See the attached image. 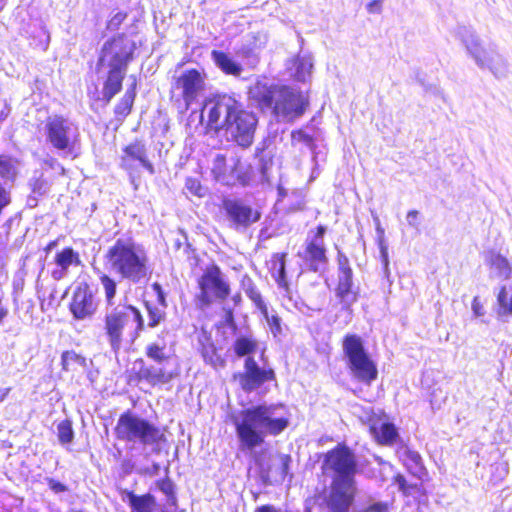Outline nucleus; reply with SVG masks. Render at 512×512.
I'll use <instances>...</instances> for the list:
<instances>
[{
    "label": "nucleus",
    "instance_id": "obj_1",
    "mask_svg": "<svg viewBox=\"0 0 512 512\" xmlns=\"http://www.w3.org/2000/svg\"><path fill=\"white\" fill-rule=\"evenodd\" d=\"M321 470L332 475L329 491L323 498L325 507L329 512H350L358 492V462L353 450L344 442L338 443L322 455Z\"/></svg>",
    "mask_w": 512,
    "mask_h": 512
},
{
    "label": "nucleus",
    "instance_id": "obj_2",
    "mask_svg": "<svg viewBox=\"0 0 512 512\" xmlns=\"http://www.w3.org/2000/svg\"><path fill=\"white\" fill-rule=\"evenodd\" d=\"M134 51L135 43L124 34L114 36L102 45L95 71L98 75L105 77L102 96L107 103L121 91Z\"/></svg>",
    "mask_w": 512,
    "mask_h": 512
},
{
    "label": "nucleus",
    "instance_id": "obj_3",
    "mask_svg": "<svg viewBox=\"0 0 512 512\" xmlns=\"http://www.w3.org/2000/svg\"><path fill=\"white\" fill-rule=\"evenodd\" d=\"M250 100L263 111H270L278 121L291 122L306 111L308 97L298 89L257 80L248 91Z\"/></svg>",
    "mask_w": 512,
    "mask_h": 512
},
{
    "label": "nucleus",
    "instance_id": "obj_4",
    "mask_svg": "<svg viewBox=\"0 0 512 512\" xmlns=\"http://www.w3.org/2000/svg\"><path fill=\"white\" fill-rule=\"evenodd\" d=\"M274 405H255L240 411V418L234 419L239 448L252 452L265 443L267 435L277 436L288 426L287 417H274Z\"/></svg>",
    "mask_w": 512,
    "mask_h": 512
},
{
    "label": "nucleus",
    "instance_id": "obj_5",
    "mask_svg": "<svg viewBox=\"0 0 512 512\" xmlns=\"http://www.w3.org/2000/svg\"><path fill=\"white\" fill-rule=\"evenodd\" d=\"M107 269L134 284L145 280L149 274L145 251L131 238H119L105 254Z\"/></svg>",
    "mask_w": 512,
    "mask_h": 512
},
{
    "label": "nucleus",
    "instance_id": "obj_6",
    "mask_svg": "<svg viewBox=\"0 0 512 512\" xmlns=\"http://www.w3.org/2000/svg\"><path fill=\"white\" fill-rule=\"evenodd\" d=\"M143 325L140 311L127 303V297L120 300L118 306L106 308L105 333L115 352L120 350L125 334L133 338L138 331L142 330Z\"/></svg>",
    "mask_w": 512,
    "mask_h": 512
},
{
    "label": "nucleus",
    "instance_id": "obj_7",
    "mask_svg": "<svg viewBox=\"0 0 512 512\" xmlns=\"http://www.w3.org/2000/svg\"><path fill=\"white\" fill-rule=\"evenodd\" d=\"M116 439L122 442H138L144 446L166 442L164 431L148 419L126 410L119 415L114 427Z\"/></svg>",
    "mask_w": 512,
    "mask_h": 512
},
{
    "label": "nucleus",
    "instance_id": "obj_8",
    "mask_svg": "<svg viewBox=\"0 0 512 512\" xmlns=\"http://www.w3.org/2000/svg\"><path fill=\"white\" fill-rule=\"evenodd\" d=\"M456 35L480 69L489 70L496 78H503L507 75V61L497 51L495 44H490L487 48L484 47L476 32L467 26H459Z\"/></svg>",
    "mask_w": 512,
    "mask_h": 512
},
{
    "label": "nucleus",
    "instance_id": "obj_9",
    "mask_svg": "<svg viewBox=\"0 0 512 512\" xmlns=\"http://www.w3.org/2000/svg\"><path fill=\"white\" fill-rule=\"evenodd\" d=\"M46 141L57 151L72 154L78 142V127L68 118L60 115L49 116L45 122Z\"/></svg>",
    "mask_w": 512,
    "mask_h": 512
},
{
    "label": "nucleus",
    "instance_id": "obj_10",
    "mask_svg": "<svg viewBox=\"0 0 512 512\" xmlns=\"http://www.w3.org/2000/svg\"><path fill=\"white\" fill-rule=\"evenodd\" d=\"M257 125L258 118L256 114L245 110L240 104L223 129L229 141L242 148H248L253 144Z\"/></svg>",
    "mask_w": 512,
    "mask_h": 512
},
{
    "label": "nucleus",
    "instance_id": "obj_11",
    "mask_svg": "<svg viewBox=\"0 0 512 512\" xmlns=\"http://www.w3.org/2000/svg\"><path fill=\"white\" fill-rule=\"evenodd\" d=\"M200 294L198 299L203 306H209L214 300H225L230 294V286L224 274L216 265L208 267L198 281Z\"/></svg>",
    "mask_w": 512,
    "mask_h": 512
},
{
    "label": "nucleus",
    "instance_id": "obj_12",
    "mask_svg": "<svg viewBox=\"0 0 512 512\" xmlns=\"http://www.w3.org/2000/svg\"><path fill=\"white\" fill-rule=\"evenodd\" d=\"M204 88V78L196 69L184 71L175 81L172 98L176 99L179 112H186Z\"/></svg>",
    "mask_w": 512,
    "mask_h": 512
},
{
    "label": "nucleus",
    "instance_id": "obj_13",
    "mask_svg": "<svg viewBox=\"0 0 512 512\" xmlns=\"http://www.w3.org/2000/svg\"><path fill=\"white\" fill-rule=\"evenodd\" d=\"M241 103L234 97L223 94L208 99L202 109L201 118L207 116V127L213 130L223 129L232 113H234Z\"/></svg>",
    "mask_w": 512,
    "mask_h": 512
},
{
    "label": "nucleus",
    "instance_id": "obj_14",
    "mask_svg": "<svg viewBox=\"0 0 512 512\" xmlns=\"http://www.w3.org/2000/svg\"><path fill=\"white\" fill-rule=\"evenodd\" d=\"M222 207L229 227L238 232L246 231L261 218L259 210L241 199H224Z\"/></svg>",
    "mask_w": 512,
    "mask_h": 512
},
{
    "label": "nucleus",
    "instance_id": "obj_15",
    "mask_svg": "<svg viewBox=\"0 0 512 512\" xmlns=\"http://www.w3.org/2000/svg\"><path fill=\"white\" fill-rule=\"evenodd\" d=\"M178 364L174 363L173 367L167 368H149L144 365L142 359H137L133 366L126 371V382L128 385H138L145 380L152 386L165 384L178 376Z\"/></svg>",
    "mask_w": 512,
    "mask_h": 512
},
{
    "label": "nucleus",
    "instance_id": "obj_16",
    "mask_svg": "<svg viewBox=\"0 0 512 512\" xmlns=\"http://www.w3.org/2000/svg\"><path fill=\"white\" fill-rule=\"evenodd\" d=\"M244 367V372L235 375V378L239 380L240 386L245 392H251L259 388L263 383L275 379L273 369L260 368L250 355L245 359Z\"/></svg>",
    "mask_w": 512,
    "mask_h": 512
},
{
    "label": "nucleus",
    "instance_id": "obj_17",
    "mask_svg": "<svg viewBox=\"0 0 512 512\" xmlns=\"http://www.w3.org/2000/svg\"><path fill=\"white\" fill-rule=\"evenodd\" d=\"M240 159L223 153H216L211 163V173L214 179L224 185H232L239 179L238 167Z\"/></svg>",
    "mask_w": 512,
    "mask_h": 512
},
{
    "label": "nucleus",
    "instance_id": "obj_18",
    "mask_svg": "<svg viewBox=\"0 0 512 512\" xmlns=\"http://www.w3.org/2000/svg\"><path fill=\"white\" fill-rule=\"evenodd\" d=\"M136 162L150 174H154V166L148 159L146 145L141 140H135L123 149L120 165L132 175L137 169Z\"/></svg>",
    "mask_w": 512,
    "mask_h": 512
},
{
    "label": "nucleus",
    "instance_id": "obj_19",
    "mask_svg": "<svg viewBox=\"0 0 512 512\" xmlns=\"http://www.w3.org/2000/svg\"><path fill=\"white\" fill-rule=\"evenodd\" d=\"M97 309L94 293L87 283H79L73 292L70 310L76 319L91 317Z\"/></svg>",
    "mask_w": 512,
    "mask_h": 512
},
{
    "label": "nucleus",
    "instance_id": "obj_20",
    "mask_svg": "<svg viewBox=\"0 0 512 512\" xmlns=\"http://www.w3.org/2000/svg\"><path fill=\"white\" fill-rule=\"evenodd\" d=\"M347 356L349 368L356 379L368 385L377 379L378 370L369 354H347Z\"/></svg>",
    "mask_w": 512,
    "mask_h": 512
},
{
    "label": "nucleus",
    "instance_id": "obj_21",
    "mask_svg": "<svg viewBox=\"0 0 512 512\" xmlns=\"http://www.w3.org/2000/svg\"><path fill=\"white\" fill-rule=\"evenodd\" d=\"M393 482L398 485V490L406 498H412L418 509L428 505V491L424 484L427 481L409 482L406 477L398 473L394 475Z\"/></svg>",
    "mask_w": 512,
    "mask_h": 512
},
{
    "label": "nucleus",
    "instance_id": "obj_22",
    "mask_svg": "<svg viewBox=\"0 0 512 512\" xmlns=\"http://www.w3.org/2000/svg\"><path fill=\"white\" fill-rule=\"evenodd\" d=\"M369 432L381 446H392L399 438L396 426L391 422H381L380 417L369 419Z\"/></svg>",
    "mask_w": 512,
    "mask_h": 512
},
{
    "label": "nucleus",
    "instance_id": "obj_23",
    "mask_svg": "<svg viewBox=\"0 0 512 512\" xmlns=\"http://www.w3.org/2000/svg\"><path fill=\"white\" fill-rule=\"evenodd\" d=\"M313 272L323 271L327 265L326 248L324 243H316L306 240L303 254H299Z\"/></svg>",
    "mask_w": 512,
    "mask_h": 512
},
{
    "label": "nucleus",
    "instance_id": "obj_24",
    "mask_svg": "<svg viewBox=\"0 0 512 512\" xmlns=\"http://www.w3.org/2000/svg\"><path fill=\"white\" fill-rule=\"evenodd\" d=\"M335 295L344 308L349 309L357 301L358 289L353 283V271L338 273Z\"/></svg>",
    "mask_w": 512,
    "mask_h": 512
},
{
    "label": "nucleus",
    "instance_id": "obj_25",
    "mask_svg": "<svg viewBox=\"0 0 512 512\" xmlns=\"http://www.w3.org/2000/svg\"><path fill=\"white\" fill-rule=\"evenodd\" d=\"M400 460L407 471L420 481H429V472L425 467L421 455L408 447L400 452Z\"/></svg>",
    "mask_w": 512,
    "mask_h": 512
},
{
    "label": "nucleus",
    "instance_id": "obj_26",
    "mask_svg": "<svg viewBox=\"0 0 512 512\" xmlns=\"http://www.w3.org/2000/svg\"><path fill=\"white\" fill-rule=\"evenodd\" d=\"M121 494L123 500L128 501L131 512H154L158 507L156 498L150 493L137 495L133 491L123 490Z\"/></svg>",
    "mask_w": 512,
    "mask_h": 512
},
{
    "label": "nucleus",
    "instance_id": "obj_27",
    "mask_svg": "<svg viewBox=\"0 0 512 512\" xmlns=\"http://www.w3.org/2000/svg\"><path fill=\"white\" fill-rule=\"evenodd\" d=\"M130 79L132 80V83L130 86L126 89L125 94L121 98V100L117 103V105L114 108V113L119 120H123L125 117H127L133 107V103L136 97V87H137V79L136 76L131 75Z\"/></svg>",
    "mask_w": 512,
    "mask_h": 512
},
{
    "label": "nucleus",
    "instance_id": "obj_28",
    "mask_svg": "<svg viewBox=\"0 0 512 512\" xmlns=\"http://www.w3.org/2000/svg\"><path fill=\"white\" fill-rule=\"evenodd\" d=\"M313 69V59L310 54L298 55L293 61V65L290 68L291 76L299 81L306 82L310 77Z\"/></svg>",
    "mask_w": 512,
    "mask_h": 512
},
{
    "label": "nucleus",
    "instance_id": "obj_29",
    "mask_svg": "<svg viewBox=\"0 0 512 512\" xmlns=\"http://www.w3.org/2000/svg\"><path fill=\"white\" fill-rule=\"evenodd\" d=\"M270 271L272 277L277 282L280 288L288 289V282L286 279V254L275 253L270 260Z\"/></svg>",
    "mask_w": 512,
    "mask_h": 512
},
{
    "label": "nucleus",
    "instance_id": "obj_30",
    "mask_svg": "<svg viewBox=\"0 0 512 512\" xmlns=\"http://www.w3.org/2000/svg\"><path fill=\"white\" fill-rule=\"evenodd\" d=\"M497 314L501 318L512 315V278L501 287L497 295Z\"/></svg>",
    "mask_w": 512,
    "mask_h": 512
},
{
    "label": "nucleus",
    "instance_id": "obj_31",
    "mask_svg": "<svg viewBox=\"0 0 512 512\" xmlns=\"http://www.w3.org/2000/svg\"><path fill=\"white\" fill-rule=\"evenodd\" d=\"M241 289L244 291L246 296L253 302L255 307L261 312V314H266L267 304L265 303L254 281L248 275H244L242 277Z\"/></svg>",
    "mask_w": 512,
    "mask_h": 512
},
{
    "label": "nucleus",
    "instance_id": "obj_32",
    "mask_svg": "<svg viewBox=\"0 0 512 512\" xmlns=\"http://www.w3.org/2000/svg\"><path fill=\"white\" fill-rule=\"evenodd\" d=\"M212 59L214 60L217 67H219L224 73L233 76H240L242 72V66L234 61L228 54L213 50Z\"/></svg>",
    "mask_w": 512,
    "mask_h": 512
},
{
    "label": "nucleus",
    "instance_id": "obj_33",
    "mask_svg": "<svg viewBox=\"0 0 512 512\" xmlns=\"http://www.w3.org/2000/svg\"><path fill=\"white\" fill-rule=\"evenodd\" d=\"M99 280H100V283L103 288L106 308H112L114 306H118L119 302H117V300H116V293H117L116 280L105 273H102L99 276Z\"/></svg>",
    "mask_w": 512,
    "mask_h": 512
},
{
    "label": "nucleus",
    "instance_id": "obj_34",
    "mask_svg": "<svg viewBox=\"0 0 512 512\" xmlns=\"http://www.w3.org/2000/svg\"><path fill=\"white\" fill-rule=\"evenodd\" d=\"M263 343L259 342L252 334L241 335L235 342V352H265Z\"/></svg>",
    "mask_w": 512,
    "mask_h": 512
},
{
    "label": "nucleus",
    "instance_id": "obj_35",
    "mask_svg": "<svg viewBox=\"0 0 512 512\" xmlns=\"http://www.w3.org/2000/svg\"><path fill=\"white\" fill-rule=\"evenodd\" d=\"M81 260L79 254L74 251L71 247H66L55 255V264L69 270L72 265H80Z\"/></svg>",
    "mask_w": 512,
    "mask_h": 512
},
{
    "label": "nucleus",
    "instance_id": "obj_36",
    "mask_svg": "<svg viewBox=\"0 0 512 512\" xmlns=\"http://www.w3.org/2000/svg\"><path fill=\"white\" fill-rule=\"evenodd\" d=\"M157 488L165 494L167 498V504L172 507L177 506V497L175 493V484L174 482L168 477H164L162 479H159L155 482Z\"/></svg>",
    "mask_w": 512,
    "mask_h": 512
},
{
    "label": "nucleus",
    "instance_id": "obj_37",
    "mask_svg": "<svg viewBox=\"0 0 512 512\" xmlns=\"http://www.w3.org/2000/svg\"><path fill=\"white\" fill-rule=\"evenodd\" d=\"M491 268L497 272L499 277L509 278L511 266L509 261L499 253H492L490 256Z\"/></svg>",
    "mask_w": 512,
    "mask_h": 512
},
{
    "label": "nucleus",
    "instance_id": "obj_38",
    "mask_svg": "<svg viewBox=\"0 0 512 512\" xmlns=\"http://www.w3.org/2000/svg\"><path fill=\"white\" fill-rule=\"evenodd\" d=\"M57 436L62 445L72 443L74 439V430L70 419H64L57 424Z\"/></svg>",
    "mask_w": 512,
    "mask_h": 512
},
{
    "label": "nucleus",
    "instance_id": "obj_39",
    "mask_svg": "<svg viewBox=\"0 0 512 512\" xmlns=\"http://www.w3.org/2000/svg\"><path fill=\"white\" fill-rule=\"evenodd\" d=\"M262 316L267 323L269 331L275 338H278L283 334L282 320L277 314H271L266 306V314H262Z\"/></svg>",
    "mask_w": 512,
    "mask_h": 512
},
{
    "label": "nucleus",
    "instance_id": "obj_40",
    "mask_svg": "<svg viewBox=\"0 0 512 512\" xmlns=\"http://www.w3.org/2000/svg\"><path fill=\"white\" fill-rule=\"evenodd\" d=\"M343 352H365L361 337L347 335L343 340Z\"/></svg>",
    "mask_w": 512,
    "mask_h": 512
},
{
    "label": "nucleus",
    "instance_id": "obj_41",
    "mask_svg": "<svg viewBox=\"0 0 512 512\" xmlns=\"http://www.w3.org/2000/svg\"><path fill=\"white\" fill-rule=\"evenodd\" d=\"M147 310H148V326L149 327H156L159 325V323L163 320L165 312L163 309L151 306L147 304Z\"/></svg>",
    "mask_w": 512,
    "mask_h": 512
},
{
    "label": "nucleus",
    "instance_id": "obj_42",
    "mask_svg": "<svg viewBox=\"0 0 512 512\" xmlns=\"http://www.w3.org/2000/svg\"><path fill=\"white\" fill-rule=\"evenodd\" d=\"M291 138L293 142L303 143L310 149H313L315 146L313 137L303 130L293 131Z\"/></svg>",
    "mask_w": 512,
    "mask_h": 512
},
{
    "label": "nucleus",
    "instance_id": "obj_43",
    "mask_svg": "<svg viewBox=\"0 0 512 512\" xmlns=\"http://www.w3.org/2000/svg\"><path fill=\"white\" fill-rule=\"evenodd\" d=\"M14 170L12 160L7 156L0 155V177H9L14 174Z\"/></svg>",
    "mask_w": 512,
    "mask_h": 512
},
{
    "label": "nucleus",
    "instance_id": "obj_44",
    "mask_svg": "<svg viewBox=\"0 0 512 512\" xmlns=\"http://www.w3.org/2000/svg\"><path fill=\"white\" fill-rule=\"evenodd\" d=\"M32 193L37 196H42L48 191V184L42 178H35L30 183Z\"/></svg>",
    "mask_w": 512,
    "mask_h": 512
},
{
    "label": "nucleus",
    "instance_id": "obj_45",
    "mask_svg": "<svg viewBox=\"0 0 512 512\" xmlns=\"http://www.w3.org/2000/svg\"><path fill=\"white\" fill-rule=\"evenodd\" d=\"M186 189L193 195L202 197L204 195V188L197 179L188 178L185 184Z\"/></svg>",
    "mask_w": 512,
    "mask_h": 512
},
{
    "label": "nucleus",
    "instance_id": "obj_46",
    "mask_svg": "<svg viewBox=\"0 0 512 512\" xmlns=\"http://www.w3.org/2000/svg\"><path fill=\"white\" fill-rule=\"evenodd\" d=\"M126 14L117 12L108 22L107 28L111 31L118 29L121 23L125 20Z\"/></svg>",
    "mask_w": 512,
    "mask_h": 512
},
{
    "label": "nucleus",
    "instance_id": "obj_47",
    "mask_svg": "<svg viewBox=\"0 0 512 512\" xmlns=\"http://www.w3.org/2000/svg\"><path fill=\"white\" fill-rule=\"evenodd\" d=\"M338 273L343 272H350L352 271L349 260L346 255H344L342 252H338Z\"/></svg>",
    "mask_w": 512,
    "mask_h": 512
},
{
    "label": "nucleus",
    "instance_id": "obj_48",
    "mask_svg": "<svg viewBox=\"0 0 512 512\" xmlns=\"http://www.w3.org/2000/svg\"><path fill=\"white\" fill-rule=\"evenodd\" d=\"M419 212L417 210H411L407 213V222L409 226L419 231L420 221H419Z\"/></svg>",
    "mask_w": 512,
    "mask_h": 512
},
{
    "label": "nucleus",
    "instance_id": "obj_49",
    "mask_svg": "<svg viewBox=\"0 0 512 512\" xmlns=\"http://www.w3.org/2000/svg\"><path fill=\"white\" fill-rule=\"evenodd\" d=\"M281 461V475L282 477H286L289 472V467L291 464V456L289 454L280 455Z\"/></svg>",
    "mask_w": 512,
    "mask_h": 512
},
{
    "label": "nucleus",
    "instance_id": "obj_50",
    "mask_svg": "<svg viewBox=\"0 0 512 512\" xmlns=\"http://www.w3.org/2000/svg\"><path fill=\"white\" fill-rule=\"evenodd\" d=\"M472 311L475 317H482L485 314L484 306L481 304L479 297H474L472 302Z\"/></svg>",
    "mask_w": 512,
    "mask_h": 512
},
{
    "label": "nucleus",
    "instance_id": "obj_51",
    "mask_svg": "<svg viewBox=\"0 0 512 512\" xmlns=\"http://www.w3.org/2000/svg\"><path fill=\"white\" fill-rule=\"evenodd\" d=\"M326 233V227L323 225H319L317 227V231L314 234V236L309 239V241L316 242V243H324V235Z\"/></svg>",
    "mask_w": 512,
    "mask_h": 512
},
{
    "label": "nucleus",
    "instance_id": "obj_52",
    "mask_svg": "<svg viewBox=\"0 0 512 512\" xmlns=\"http://www.w3.org/2000/svg\"><path fill=\"white\" fill-rule=\"evenodd\" d=\"M67 274H68V270H66L65 268H62L60 266H56V268H54L51 271V277L56 281L63 279L64 277L67 276Z\"/></svg>",
    "mask_w": 512,
    "mask_h": 512
},
{
    "label": "nucleus",
    "instance_id": "obj_53",
    "mask_svg": "<svg viewBox=\"0 0 512 512\" xmlns=\"http://www.w3.org/2000/svg\"><path fill=\"white\" fill-rule=\"evenodd\" d=\"M380 255H381L382 264L384 267V273L386 275H388L389 274V258H388V251L385 246H381Z\"/></svg>",
    "mask_w": 512,
    "mask_h": 512
},
{
    "label": "nucleus",
    "instance_id": "obj_54",
    "mask_svg": "<svg viewBox=\"0 0 512 512\" xmlns=\"http://www.w3.org/2000/svg\"><path fill=\"white\" fill-rule=\"evenodd\" d=\"M48 483H49V487L51 488V490H53L55 493H61V492H65L67 490V488L64 484H62L61 482L56 481L54 479H50Z\"/></svg>",
    "mask_w": 512,
    "mask_h": 512
},
{
    "label": "nucleus",
    "instance_id": "obj_55",
    "mask_svg": "<svg viewBox=\"0 0 512 512\" xmlns=\"http://www.w3.org/2000/svg\"><path fill=\"white\" fill-rule=\"evenodd\" d=\"M369 13H379L381 11V0H373L367 5Z\"/></svg>",
    "mask_w": 512,
    "mask_h": 512
},
{
    "label": "nucleus",
    "instance_id": "obj_56",
    "mask_svg": "<svg viewBox=\"0 0 512 512\" xmlns=\"http://www.w3.org/2000/svg\"><path fill=\"white\" fill-rule=\"evenodd\" d=\"M150 357H152L154 359V361H156L157 363H162V362H169L170 360V357L169 356H166L165 354H148Z\"/></svg>",
    "mask_w": 512,
    "mask_h": 512
},
{
    "label": "nucleus",
    "instance_id": "obj_57",
    "mask_svg": "<svg viewBox=\"0 0 512 512\" xmlns=\"http://www.w3.org/2000/svg\"><path fill=\"white\" fill-rule=\"evenodd\" d=\"M254 512H278V511L273 505L265 504V505L257 507Z\"/></svg>",
    "mask_w": 512,
    "mask_h": 512
},
{
    "label": "nucleus",
    "instance_id": "obj_58",
    "mask_svg": "<svg viewBox=\"0 0 512 512\" xmlns=\"http://www.w3.org/2000/svg\"><path fill=\"white\" fill-rule=\"evenodd\" d=\"M27 205L31 208L35 207L37 205V197L36 195H30L27 199Z\"/></svg>",
    "mask_w": 512,
    "mask_h": 512
},
{
    "label": "nucleus",
    "instance_id": "obj_59",
    "mask_svg": "<svg viewBox=\"0 0 512 512\" xmlns=\"http://www.w3.org/2000/svg\"><path fill=\"white\" fill-rule=\"evenodd\" d=\"M157 300L159 302V304L165 308L166 307V299H165V293L164 291L161 292V294H157Z\"/></svg>",
    "mask_w": 512,
    "mask_h": 512
},
{
    "label": "nucleus",
    "instance_id": "obj_60",
    "mask_svg": "<svg viewBox=\"0 0 512 512\" xmlns=\"http://www.w3.org/2000/svg\"><path fill=\"white\" fill-rule=\"evenodd\" d=\"M152 289L156 292V294H161V292H163V289L161 287V285L157 282H155L153 285H152Z\"/></svg>",
    "mask_w": 512,
    "mask_h": 512
},
{
    "label": "nucleus",
    "instance_id": "obj_61",
    "mask_svg": "<svg viewBox=\"0 0 512 512\" xmlns=\"http://www.w3.org/2000/svg\"><path fill=\"white\" fill-rule=\"evenodd\" d=\"M56 241H51L45 248V251L46 252H49L51 251L55 246H56Z\"/></svg>",
    "mask_w": 512,
    "mask_h": 512
},
{
    "label": "nucleus",
    "instance_id": "obj_62",
    "mask_svg": "<svg viewBox=\"0 0 512 512\" xmlns=\"http://www.w3.org/2000/svg\"><path fill=\"white\" fill-rule=\"evenodd\" d=\"M5 5V0H0V11L3 9Z\"/></svg>",
    "mask_w": 512,
    "mask_h": 512
},
{
    "label": "nucleus",
    "instance_id": "obj_63",
    "mask_svg": "<svg viewBox=\"0 0 512 512\" xmlns=\"http://www.w3.org/2000/svg\"><path fill=\"white\" fill-rule=\"evenodd\" d=\"M259 460H260V459H259V456H258V455H254V461H255L256 463H259Z\"/></svg>",
    "mask_w": 512,
    "mask_h": 512
},
{
    "label": "nucleus",
    "instance_id": "obj_64",
    "mask_svg": "<svg viewBox=\"0 0 512 512\" xmlns=\"http://www.w3.org/2000/svg\"><path fill=\"white\" fill-rule=\"evenodd\" d=\"M149 353H152V352H157L153 347H150L149 350H148Z\"/></svg>",
    "mask_w": 512,
    "mask_h": 512
}]
</instances>
